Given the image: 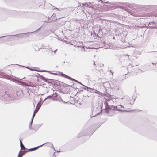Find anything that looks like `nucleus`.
Returning <instances> with one entry per match:
<instances>
[{
	"label": "nucleus",
	"mask_w": 157,
	"mask_h": 157,
	"mask_svg": "<svg viewBox=\"0 0 157 157\" xmlns=\"http://www.w3.org/2000/svg\"><path fill=\"white\" fill-rule=\"evenodd\" d=\"M84 86H85V87H81V88L82 89H84V90H87V91H88V89H90V90H92V89L90 87H88L87 86H85L84 85Z\"/></svg>",
	"instance_id": "aec40b11"
},
{
	"label": "nucleus",
	"mask_w": 157,
	"mask_h": 157,
	"mask_svg": "<svg viewBox=\"0 0 157 157\" xmlns=\"http://www.w3.org/2000/svg\"><path fill=\"white\" fill-rule=\"evenodd\" d=\"M21 67H26V68H28V69H29V70H32V71H37V70H36V69H32V68H30V67H25V66H21Z\"/></svg>",
	"instance_id": "5701e85b"
},
{
	"label": "nucleus",
	"mask_w": 157,
	"mask_h": 157,
	"mask_svg": "<svg viewBox=\"0 0 157 157\" xmlns=\"http://www.w3.org/2000/svg\"><path fill=\"white\" fill-rule=\"evenodd\" d=\"M113 109L112 108H109V110H116V109L117 108V106H113Z\"/></svg>",
	"instance_id": "393cba45"
},
{
	"label": "nucleus",
	"mask_w": 157,
	"mask_h": 157,
	"mask_svg": "<svg viewBox=\"0 0 157 157\" xmlns=\"http://www.w3.org/2000/svg\"><path fill=\"white\" fill-rule=\"evenodd\" d=\"M45 144H46V146H47L50 147L52 148L55 151V148L54 147L53 144L51 142H47L45 143Z\"/></svg>",
	"instance_id": "f8f14e48"
},
{
	"label": "nucleus",
	"mask_w": 157,
	"mask_h": 157,
	"mask_svg": "<svg viewBox=\"0 0 157 157\" xmlns=\"http://www.w3.org/2000/svg\"><path fill=\"white\" fill-rule=\"evenodd\" d=\"M47 72H48V73H49L50 74H51V73H52L50 71H47Z\"/></svg>",
	"instance_id": "8fccbe9b"
},
{
	"label": "nucleus",
	"mask_w": 157,
	"mask_h": 157,
	"mask_svg": "<svg viewBox=\"0 0 157 157\" xmlns=\"http://www.w3.org/2000/svg\"><path fill=\"white\" fill-rule=\"evenodd\" d=\"M0 77L3 78L7 79H10V77L8 75L3 72H0Z\"/></svg>",
	"instance_id": "423d86ee"
},
{
	"label": "nucleus",
	"mask_w": 157,
	"mask_h": 157,
	"mask_svg": "<svg viewBox=\"0 0 157 157\" xmlns=\"http://www.w3.org/2000/svg\"><path fill=\"white\" fill-rule=\"evenodd\" d=\"M85 135V134H83V133L82 132H81L78 135V138H79L81 137L82 136H84Z\"/></svg>",
	"instance_id": "b1692460"
},
{
	"label": "nucleus",
	"mask_w": 157,
	"mask_h": 157,
	"mask_svg": "<svg viewBox=\"0 0 157 157\" xmlns=\"http://www.w3.org/2000/svg\"><path fill=\"white\" fill-rule=\"evenodd\" d=\"M54 95L53 96V97H52V100H56L57 97V96H58V94L57 93L55 92V93H54Z\"/></svg>",
	"instance_id": "4468645a"
},
{
	"label": "nucleus",
	"mask_w": 157,
	"mask_h": 157,
	"mask_svg": "<svg viewBox=\"0 0 157 157\" xmlns=\"http://www.w3.org/2000/svg\"><path fill=\"white\" fill-rule=\"evenodd\" d=\"M88 7L89 8L92 9V10L90 11L91 14H95V12H93V10L95 9L94 7L91 5H89L88 6Z\"/></svg>",
	"instance_id": "2eb2a0df"
},
{
	"label": "nucleus",
	"mask_w": 157,
	"mask_h": 157,
	"mask_svg": "<svg viewBox=\"0 0 157 157\" xmlns=\"http://www.w3.org/2000/svg\"><path fill=\"white\" fill-rule=\"evenodd\" d=\"M104 104H105V106H106V108L107 107H109L108 104L107 102L105 101L104 102Z\"/></svg>",
	"instance_id": "cd10ccee"
},
{
	"label": "nucleus",
	"mask_w": 157,
	"mask_h": 157,
	"mask_svg": "<svg viewBox=\"0 0 157 157\" xmlns=\"http://www.w3.org/2000/svg\"><path fill=\"white\" fill-rule=\"evenodd\" d=\"M33 119H31V121L30 122V123L29 124H30V125L31 124H32L33 122Z\"/></svg>",
	"instance_id": "ea45409f"
},
{
	"label": "nucleus",
	"mask_w": 157,
	"mask_h": 157,
	"mask_svg": "<svg viewBox=\"0 0 157 157\" xmlns=\"http://www.w3.org/2000/svg\"><path fill=\"white\" fill-rule=\"evenodd\" d=\"M152 64H153V65H155V67H156V63H152Z\"/></svg>",
	"instance_id": "37998d69"
},
{
	"label": "nucleus",
	"mask_w": 157,
	"mask_h": 157,
	"mask_svg": "<svg viewBox=\"0 0 157 157\" xmlns=\"http://www.w3.org/2000/svg\"><path fill=\"white\" fill-rule=\"evenodd\" d=\"M94 90V91L93 92V93H95L98 94L99 95H100L101 93L99 91L94 89H93Z\"/></svg>",
	"instance_id": "4be33fe9"
},
{
	"label": "nucleus",
	"mask_w": 157,
	"mask_h": 157,
	"mask_svg": "<svg viewBox=\"0 0 157 157\" xmlns=\"http://www.w3.org/2000/svg\"><path fill=\"white\" fill-rule=\"evenodd\" d=\"M52 98H51V96H47V97L45 98L46 99H52Z\"/></svg>",
	"instance_id": "2f4dec72"
},
{
	"label": "nucleus",
	"mask_w": 157,
	"mask_h": 157,
	"mask_svg": "<svg viewBox=\"0 0 157 157\" xmlns=\"http://www.w3.org/2000/svg\"><path fill=\"white\" fill-rule=\"evenodd\" d=\"M16 95L20 98H21L24 96V94L22 90L18 89L16 91Z\"/></svg>",
	"instance_id": "20e7f679"
},
{
	"label": "nucleus",
	"mask_w": 157,
	"mask_h": 157,
	"mask_svg": "<svg viewBox=\"0 0 157 157\" xmlns=\"http://www.w3.org/2000/svg\"><path fill=\"white\" fill-rule=\"evenodd\" d=\"M88 6H89V5L87 3H86V5L85 6L86 7H88Z\"/></svg>",
	"instance_id": "09e8293b"
},
{
	"label": "nucleus",
	"mask_w": 157,
	"mask_h": 157,
	"mask_svg": "<svg viewBox=\"0 0 157 157\" xmlns=\"http://www.w3.org/2000/svg\"><path fill=\"white\" fill-rule=\"evenodd\" d=\"M10 36H5L0 37V38L6 37L3 39H2L1 40L2 42H6L7 41H10L12 40L11 38L9 37Z\"/></svg>",
	"instance_id": "39448f33"
},
{
	"label": "nucleus",
	"mask_w": 157,
	"mask_h": 157,
	"mask_svg": "<svg viewBox=\"0 0 157 157\" xmlns=\"http://www.w3.org/2000/svg\"><path fill=\"white\" fill-rule=\"evenodd\" d=\"M100 113H102V110H101V112H100L99 113H97L96 114L94 115L93 116H92L91 115V117H94L95 116H96L97 115L100 114Z\"/></svg>",
	"instance_id": "c85d7f7f"
},
{
	"label": "nucleus",
	"mask_w": 157,
	"mask_h": 157,
	"mask_svg": "<svg viewBox=\"0 0 157 157\" xmlns=\"http://www.w3.org/2000/svg\"><path fill=\"white\" fill-rule=\"evenodd\" d=\"M79 105H81L82 103H81V102H80V103H79Z\"/></svg>",
	"instance_id": "680f3d73"
},
{
	"label": "nucleus",
	"mask_w": 157,
	"mask_h": 157,
	"mask_svg": "<svg viewBox=\"0 0 157 157\" xmlns=\"http://www.w3.org/2000/svg\"><path fill=\"white\" fill-rule=\"evenodd\" d=\"M107 101H110V99H108L107 100Z\"/></svg>",
	"instance_id": "13d9d810"
},
{
	"label": "nucleus",
	"mask_w": 157,
	"mask_h": 157,
	"mask_svg": "<svg viewBox=\"0 0 157 157\" xmlns=\"http://www.w3.org/2000/svg\"><path fill=\"white\" fill-rule=\"evenodd\" d=\"M47 99H46L45 98L44 99V100L42 102H41L40 104L38 105V108H37V111H36V112H37L39 109H40V107H41L42 104H43V102L44 101L46 100Z\"/></svg>",
	"instance_id": "f3484780"
},
{
	"label": "nucleus",
	"mask_w": 157,
	"mask_h": 157,
	"mask_svg": "<svg viewBox=\"0 0 157 157\" xmlns=\"http://www.w3.org/2000/svg\"><path fill=\"white\" fill-rule=\"evenodd\" d=\"M61 102H62L64 103L65 104L66 103H67L68 102H66L64 101H63H63H61Z\"/></svg>",
	"instance_id": "a18cd8bd"
},
{
	"label": "nucleus",
	"mask_w": 157,
	"mask_h": 157,
	"mask_svg": "<svg viewBox=\"0 0 157 157\" xmlns=\"http://www.w3.org/2000/svg\"><path fill=\"white\" fill-rule=\"evenodd\" d=\"M74 83H73V84L71 85H70V86L72 88H75L73 86L74 85Z\"/></svg>",
	"instance_id": "de8ad7c7"
},
{
	"label": "nucleus",
	"mask_w": 157,
	"mask_h": 157,
	"mask_svg": "<svg viewBox=\"0 0 157 157\" xmlns=\"http://www.w3.org/2000/svg\"><path fill=\"white\" fill-rule=\"evenodd\" d=\"M106 113H108V111H106Z\"/></svg>",
	"instance_id": "69168bd1"
},
{
	"label": "nucleus",
	"mask_w": 157,
	"mask_h": 157,
	"mask_svg": "<svg viewBox=\"0 0 157 157\" xmlns=\"http://www.w3.org/2000/svg\"><path fill=\"white\" fill-rule=\"evenodd\" d=\"M83 91V90H78L77 92V93H78L79 94L80 93H81V92L82 91Z\"/></svg>",
	"instance_id": "72a5a7b5"
},
{
	"label": "nucleus",
	"mask_w": 157,
	"mask_h": 157,
	"mask_svg": "<svg viewBox=\"0 0 157 157\" xmlns=\"http://www.w3.org/2000/svg\"><path fill=\"white\" fill-rule=\"evenodd\" d=\"M79 6H81V8H82L83 7V6H81V4H80V5H79Z\"/></svg>",
	"instance_id": "052dcab7"
},
{
	"label": "nucleus",
	"mask_w": 157,
	"mask_h": 157,
	"mask_svg": "<svg viewBox=\"0 0 157 157\" xmlns=\"http://www.w3.org/2000/svg\"><path fill=\"white\" fill-rule=\"evenodd\" d=\"M70 80H71V81H74L76 82H77L81 84V85H83V86H84V85H83L82 83L78 81V80H76V79H74L73 78H71V77L70 78Z\"/></svg>",
	"instance_id": "dca6fc26"
},
{
	"label": "nucleus",
	"mask_w": 157,
	"mask_h": 157,
	"mask_svg": "<svg viewBox=\"0 0 157 157\" xmlns=\"http://www.w3.org/2000/svg\"><path fill=\"white\" fill-rule=\"evenodd\" d=\"M51 74H52V75H57V73H52V72L51 73Z\"/></svg>",
	"instance_id": "c03bdc74"
},
{
	"label": "nucleus",
	"mask_w": 157,
	"mask_h": 157,
	"mask_svg": "<svg viewBox=\"0 0 157 157\" xmlns=\"http://www.w3.org/2000/svg\"><path fill=\"white\" fill-rule=\"evenodd\" d=\"M46 52H49V50H46Z\"/></svg>",
	"instance_id": "4d7b16f0"
},
{
	"label": "nucleus",
	"mask_w": 157,
	"mask_h": 157,
	"mask_svg": "<svg viewBox=\"0 0 157 157\" xmlns=\"http://www.w3.org/2000/svg\"><path fill=\"white\" fill-rule=\"evenodd\" d=\"M59 75L60 76L64 77L70 80L71 78L70 76L63 73L62 72H59Z\"/></svg>",
	"instance_id": "1a4fd4ad"
},
{
	"label": "nucleus",
	"mask_w": 157,
	"mask_h": 157,
	"mask_svg": "<svg viewBox=\"0 0 157 157\" xmlns=\"http://www.w3.org/2000/svg\"><path fill=\"white\" fill-rule=\"evenodd\" d=\"M77 47H81L82 49H83L84 51H86V50L85 49V46L84 45H78L77 46Z\"/></svg>",
	"instance_id": "412c9836"
},
{
	"label": "nucleus",
	"mask_w": 157,
	"mask_h": 157,
	"mask_svg": "<svg viewBox=\"0 0 157 157\" xmlns=\"http://www.w3.org/2000/svg\"><path fill=\"white\" fill-rule=\"evenodd\" d=\"M7 96V97L5 99V100L8 102L10 103L13 100V98H12L11 96H8L7 94H6V95H5L3 97L4 98Z\"/></svg>",
	"instance_id": "6e6552de"
},
{
	"label": "nucleus",
	"mask_w": 157,
	"mask_h": 157,
	"mask_svg": "<svg viewBox=\"0 0 157 157\" xmlns=\"http://www.w3.org/2000/svg\"><path fill=\"white\" fill-rule=\"evenodd\" d=\"M48 80H51V81H48L47 82V83H48L49 84H51L52 85H55L56 84V82L57 81V80H56L49 78H48Z\"/></svg>",
	"instance_id": "9d476101"
},
{
	"label": "nucleus",
	"mask_w": 157,
	"mask_h": 157,
	"mask_svg": "<svg viewBox=\"0 0 157 157\" xmlns=\"http://www.w3.org/2000/svg\"><path fill=\"white\" fill-rule=\"evenodd\" d=\"M110 71L111 72H112V71L111 70H110Z\"/></svg>",
	"instance_id": "0e129e2a"
},
{
	"label": "nucleus",
	"mask_w": 157,
	"mask_h": 157,
	"mask_svg": "<svg viewBox=\"0 0 157 157\" xmlns=\"http://www.w3.org/2000/svg\"><path fill=\"white\" fill-rule=\"evenodd\" d=\"M25 78V77L22 78H15V77H14V78H13V81L15 82H17L18 84L21 85H22L25 86H29V85L27 83H26L25 82L22 81H21L20 80H22L24 78Z\"/></svg>",
	"instance_id": "f03ea898"
},
{
	"label": "nucleus",
	"mask_w": 157,
	"mask_h": 157,
	"mask_svg": "<svg viewBox=\"0 0 157 157\" xmlns=\"http://www.w3.org/2000/svg\"><path fill=\"white\" fill-rule=\"evenodd\" d=\"M49 18L48 17V21H45L44 22H46V23H48L49 22Z\"/></svg>",
	"instance_id": "a19ab883"
},
{
	"label": "nucleus",
	"mask_w": 157,
	"mask_h": 157,
	"mask_svg": "<svg viewBox=\"0 0 157 157\" xmlns=\"http://www.w3.org/2000/svg\"><path fill=\"white\" fill-rule=\"evenodd\" d=\"M116 110H117V111H118L124 112H130L132 111L131 110H121V109H117V108Z\"/></svg>",
	"instance_id": "a211bd4d"
},
{
	"label": "nucleus",
	"mask_w": 157,
	"mask_h": 157,
	"mask_svg": "<svg viewBox=\"0 0 157 157\" xmlns=\"http://www.w3.org/2000/svg\"><path fill=\"white\" fill-rule=\"evenodd\" d=\"M20 143V146L21 148V149H23L24 150H26V148L25 147L24 145L23 144L21 140L20 139H19ZM21 149L20 150V151H21Z\"/></svg>",
	"instance_id": "9b49d317"
},
{
	"label": "nucleus",
	"mask_w": 157,
	"mask_h": 157,
	"mask_svg": "<svg viewBox=\"0 0 157 157\" xmlns=\"http://www.w3.org/2000/svg\"><path fill=\"white\" fill-rule=\"evenodd\" d=\"M29 34H30V32H28L26 33H20L19 34H17L14 35H8V36H17V37H23V35H28Z\"/></svg>",
	"instance_id": "0eeeda50"
},
{
	"label": "nucleus",
	"mask_w": 157,
	"mask_h": 157,
	"mask_svg": "<svg viewBox=\"0 0 157 157\" xmlns=\"http://www.w3.org/2000/svg\"><path fill=\"white\" fill-rule=\"evenodd\" d=\"M129 104H131V102H130Z\"/></svg>",
	"instance_id": "774afa93"
},
{
	"label": "nucleus",
	"mask_w": 157,
	"mask_h": 157,
	"mask_svg": "<svg viewBox=\"0 0 157 157\" xmlns=\"http://www.w3.org/2000/svg\"><path fill=\"white\" fill-rule=\"evenodd\" d=\"M32 124H29V128L30 129H32V128H31Z\"/></svg>",
	"instance_id": "4c0bfd02"
},
{
	"label": "nucleus",
	"mask_w": 157,
	"mask_h": 157,
	"mask_svg": "<svg viewBox=\"0 0 157 157\" xmlns=\"http://www.w3.org/2000/svg\"><path fill=\"white\" fill-rule=\"evenodd\" d=\"M93 62H94L93 65H94L95 66V65H96V64H95V62H94V61H93Z\"/></svg>",
	"instance_id": "864d4df0"
},
{
	"label": "nucleus",
	"mask_w": 157,
	"mask_h": 157,
	"mask_svg": "<svg viewBox=\"0 0 157 157\" xmlns=\"http://www.w3.org/2000/svg\"><path fill=\"white\" fill-rule=\"evenodd\" d=\"M120 106H121V108H124V107H123V106L122 105H120Z\"/></svg>",
	"instance_id": "6e6d98bb"
},
{
	"label": "nucleus",
	"mask_w": 157,
	"mask_h": 157,
	"mask_svg": "<svg viewBox=\"0 0 157 157\" xmlns=\"http://www.w3.org/2000/svg\"><path fill=\"white\" fill-rule=\"evenodd\" d=\"M41 27H42V26H41V27H40L38 29H36V30L35 31H34L32 32H30V33H34V32H37L38 31L40 30V29L41 28Z\"/></svg>",
	"instance_id": "bb28decb"
},
{
	"label": "nucleus",
	"mask_w": 157,
	"mask_h": 157,
	"mask_svg": "<svg viewBox=\"0 0 157 157\" xmlns=\"http://www.w3.org/2000/svg\"><path fill=\"white\" fill-rule=\"evenodd\" d=\"M39 77L41 79L44 80L45 82H47L48 78H47L41 75H40Z\"/></svg>",
	"instance_id": "ddd939ff"
},
{
	"label": "nucleus",
	"mask_w": 157,
	"mask_h": 157,
	"mask_svg": "<svg viewBox=\"0 0 157 157\" xmlns=\"http://www.w3.org/2000/svg\"><path fill=\"white\" fill-rule=\"evenodd\" d=\"M121 4L126 5L129 8H132L133 7H136L141 8L143 10L149 9L151 10H153L155 7H157L156 5H136L135 4H130L129 3H121Z\"/></svg>",
	"instance_id": "f257e3e1"
},
{
	"label": "nucleus",
	"mask_w": 157,
	"mask_h": 157,
	"mask_svg": "<svg viewBox=\"0 0 157 157\" xmlns=\"http://www.w3.org/2000/svg\"><path fill=\"white\" fill-rule=\"evenodd\" d=\"M132 15H133L134 16H135L136 17V16H137V15H135V14H132Z\"/></svg>",
	"instance_id": "3c124183"
},
{
	"label": "nucleus",
	"mask_w": 157,
	"mask_h": 157,
	"mask_svg": "<svg viewBox=\"0 0 157 157\" xmlns=\"http://www.w3.org/2000/svg\"><path fill=\"white\" fill-rule=\"evenodd\" d=\"M42 101V99L41 98H40V101H39V102H38V104H37V105H38L39 104H40V101ZM38 105H37V106H36V108H38Z\"/></svg>",
	"instance_id": "473e14b6"
},
{
	"label": "nucleus",
	"mask_w": 157,
	"mask_h": 157,
	"mask_svg": "<svg viewBox=\"0 0 157 157\" xmlns=\"http://www.w3.org/2000/svg\"><path fill=\"white\" fill-rule=\"evenodd\" d=\"M56 100H57L60 102H61V101H63V100L61 98L60 96H59L58 95V96H57V97Z\"/></svg>",
	"instance_id": "6ab92c4d"
},
{
	"label": "nucleus",
	"mask_w": 157,
	"mask_h": 157,
	"mask_svg": "<svg viewBox=\"0 0 157 157\" xmlns=\"http://www.w3.org/2000/svg\"><path fill=\"white\" fill-rule=\"evenodd\" d=\"M138 70H139V69H138L137 68L134 71H132L133 72V73L132 74V75H135L136 74V73H137V71Z\"/></svg>",
	"instance_id": "a878e982"
},
{
	"label": "nucleus",
	"mask_w": 157,
	"mask_h": 157,
	"mask_svg": "<svg viewBox=\"0 0 157 157\" xmlns=\"http://www.w3.org/2000/svg\"><path fill=\"white\" fill-rule=\"evenodd\" d=\"M82 5L83 6H85L86 5V2L84 3H82Z\"/></svg>",
	"instance_id": "79ce46f5"
},
{
	"label": "nucleus",
	"mask_w": 157,
	"mask_h": 157,
	"mask_svg": "<svg viewBox=\"0 0 157 157\" xmlns=\"http://www.w3.org/2000/svg\"><path fill=\"white\" fill-rule=\"evenodd\" d=\"M35 110L34 111V113H33L32 117V119H33V118H34V117L35 115V113H34V112H35Z\"/></svg>",
	"instance_id": "e433bc0d"
},
{
	"label": "nucleus",
	"mask_w": 157,
	"mask_h": 157,
	"mask_svg": "<svg viewBox=\"0 0 157 157\" xmlns=\"http://www.w3.org/2000/svg\"><path fill=\"white\" fill-rule=\"evenodd\" d=\"M40 71L41 72H47V70H40Z\"/></svg>",
	"instance_id": "c9c22d12"
},
{
	"label": "nucleus",
	"mask_w": 157,
	"mask_h": 157,
	"mask_svg": "<svg viewBox=\"0 0 157 157\" xmlns=\"http://www.w3.org/2000/svg\"><path fill=\"white\" fill-rule=\"evenodd\" d=\"M45 144V143H44L36 147H35L34 148H31L30 149L27 148V149H26V151H25V153H26L29 152V151H35V150H37V149H38V148H39L42 147V146H43V145Z\"/></svg>",
	"instance_id": "7ed1b4c3"
},
{
	"label": "nucleus",
	"mask_w": 157,
	"mask_h": 157,
	"mask_svg": "<svg viewBox=\"0 0 157 157\" xmlns=\"http://www.w3.org/2000/svg\"><path fill=\"white\" fill-rule=\"evenodd\" d=\"M54 95V93L52 94L51 95H50V96H51V98H52V97H53V96Z\"/></svg>",
	"instance_id": "49530a36"
},
{
	"label": "nucleus",
	"mask_w": 157,
	"mask_h": 157,
	"mask_svg": "<svg viewBox=\"0 0 157 157\" xmlns=\"http://www.w3.org/2000/svg\"><path fill=\"white\" fill-rule=\"evenodd\" d=\"M113 105H111V108H113Z\"/></svg>",
	"instance_id": "bf43d9fd"
},
{
	"label": "nucleus",
	"mask_w": 157,
	"mask_h": 157,
	"mask_svg": "<svg viewBox=\"0 0 157 157\" xmlns=\"http://www.w3.org/2000/svg\"><path fill=\"white\" fill-rule=\"evenodd\" d=\"M117 7H118V8H119L120 9H124V10H125L124 9V7L122 6H117Z\"/></svg>",
	"instance_id": "7c9ffc66"
},
{
	"label": "nucleus",
	"mask_w": 157,
	"mask_h": 157,
	"mask_svg": "<svg viewBox=\"0 0 157 157\" xmlns=\"http://www.w3.org/2000/svg\"><path fill=\"white\" fill-rule=\"evenodd\" d=\"M79 43L83 44V42L82 41H80V42H79Z\"/></svg>",
	"instance_id": "5fc2aeb1"
},
{
	"label": "nucleus",
	"mask_w": 157,
	"mask_h": 157,
	"mask_svg": "<svg viewBox=\"0 0 157 157\" xmlns=\"http://www.w3.org/2000/svg\"><path fill=\"white\" fill-rule=\"evenodd\" d=\"M20 153V151L19 152L17 157H22L23 156V155H20L19 156Z\"/></svg>",
	"instance_id": "f704fd0d"
},
{
	"label": "nucleus",
	"mask_w": 157,
	"mask_h": 157,
	"mask_svg": "<svg viewBox=\"0 0 157 157\" xmlns=\"http://www.w3.org/2000/svg\"><path fill=\"white\" fill-rule=\"evenodd\" d=\"M52 7H54V6H53L52 5Z\"/></svg>",
	"instance_id": "338daca9"
},
{
	"label": "nucleus",
	"mask_w": 157,
	"mask_h": 157,
	"mask_svg": "<svg viewBox=\"0 0 157 157\" xmlns=\"http://www.w3.org/2000/svg\"><path fill=\"white\" fill-rule=\"evenodd\" d=\"M49 50L52 52H51V54H52V52H53L54 53H56V51H57V49H56V50H55L54 51L52 50L51 49H50Z\"/></svg>",
	"instance_id": "c756f323"
},
{
	"label": "nucleus",
	"mask_w": 157,
	"mask_h": 157,
	"mask_svg": "<svg viewBox=\"0 0 157 157\" xmlns=\"http://www.w3.org/2000/svg\"><path fill=\"white\" fill-rule=\"evenodd\" d=\"M57 9V10H58V11H60V10H59V9L58 8H56H56H53V9Z\"/></svg>",
	"instance_id": "603ef678"
},
{
	"label": "nucleus",
	"mask_w": 157,
	"mask_h": 157,
	"mask_svg": "<svg viewBox=\"0 0 157 157\" xmlns=\"http://www.w3.org/2000/svg\"><path fill=\"white\" fill-rule=\"evenodd\" d=\"M65 84V85L64 86L65 87H68V86H70V85H68L67 84Z\"/></svg>",
	"instance_id": "58836bf2"
},
{
	"label": "nucleus",
	"mask_w": 157,
	"mask_h": 157,
	"mask_svg": "<svg viewBox=\"0 0 157 157\" xmlns=\"http://www.w3.org/2000/svg\"><path fill=\"white\" fill-rule=\"evenodd\" d=\"M57 152H60V151H57Z\"/></svg>",
	"instance_id": "e2e57ef3"
}]
</instances>
